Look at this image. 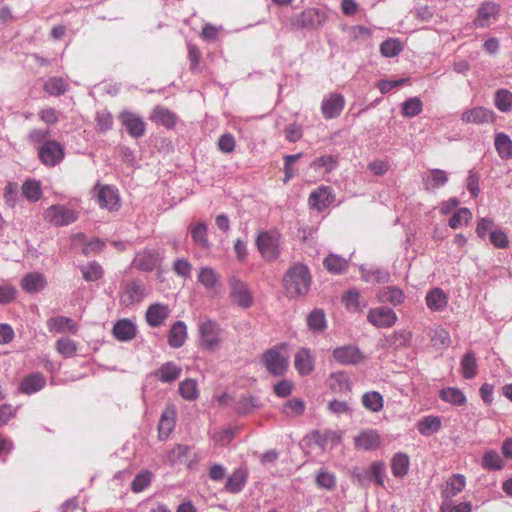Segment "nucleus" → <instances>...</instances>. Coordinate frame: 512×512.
Returning <instances> with one entry per match:
<instances>
[{
    "label": "nucleus",
    "mask_w": 512,
    "mask_h": 512,
    "mask_svg": "<svg viewBox=\"0 0 512 512\" xmlns=\"http://www.w3.org/2000/svg\"><path fill=\"white\" fill-rule=\"evenodd\" d=\"M22 194L26 199L36 202L42 195L41 186L36 180H27L22 185Z\"/></svg>",
    "instance_id": "nucleus-51"
},
{
    "label": "nucleus",
    "mask_w": 512,
    "mask_h": 512,
    "mask_svg": "<svg viewBox=\"0 0 512 512\" xmlns=\"http://www.w3.org/2000/svg\"><path fill=\"white\" fill-rule=\"evenodd\" d=\"M97 202L101 208L109 211H118L120 208V197L118 191L111 185L96 184Z\"/></svg>",
    "instance_id": "nucleus-10"
},
{
    "label": "nucleus",
    "mask_w": 512,
    "mask_h": 512,
    "mask_svg": "<svg viewBox=\"0 0 512 512\" xmlns=\"http://www.w3.org/2000/svg\"><path fill=\"white\" fill-rule=\"evenodd\" d=\"M380 443V435L372 429L364 430L354 438L355 447L366 451L377 449Z\"/></svg>",
    "instance_id": "nucleus-21"
},
{
    "label": "nucleus",
    "mask_w": 512,
    "mask_h": 512,
    "mask_svg": "<svg viewBox=\"0 0 512 512\" xmlns=\"http://www.w3.org/2000/svg\"><path fill=\"white\" fill-rule=\"evenodd\" d=\"M170 315V309L167 305L155 303L148 307L146 311V321L151 327H159L165 323Z\"/></svg>",
    "instance_id": "nucleus-18"
},
{
    "label": "nucleus",
    "mask_w": 512,
    "mask_h": 512,
    "mask_svg": "<svg viewBox=\"0 0 512 512\" xmlns=\"http://www.w3.org/2000/svg\"><path fill=\"white\" fill-rule=\"evenodd\" d=\"M188 445L178 444L168 454V460L171 464L181 461L190 453Z\"/></svg>",
    "instance_id": "nucleus-64"
},
{
    "label": "nucleus",
    "mask_w": 512,
    "mask_h": 512,
    "mask_svg": "<svg viewBox=\"0 0 512 512\" xmlns=\"http://www.w3.org/2000/svg\"><path fill=\"white\" fill-rule=\"evenodd\" d=\"M187 339V327L183 321H176L168 333V344L172 348H180Z\"/></svg>",
    "instance_id": "nucleus-27"
},
{
    "label": "nucleus",
    "mask_w": 512,
    "mask_h": 512,
    "mask_svg": "<svg viewBox=\"0 0 512 512\" xmlns=\"http://www.w3.org/2000/svg\"><path fill=\"white\" fill-rule=\"evenodd\" d=\"M222 330L217 322L211 319H204L199 324V346L201 349L214 352L222 342Z\"/></svg>",
    "instance_id": "nucleus-2"
},
{
    "label": "nucleus",
    "mask_w": 512,
    "mask_h": 512,
    "mask_svg": "<svg viewBox=\"0 0 512 512\" xmlns=\"http://www.w3.org/2000/svg\"><path fill=\"white\" fill-rule=\"evenodd\" d=\"M380 298L382 302H389L394 306L400 305L404 301L403 291L395 286L384 288L380 292Z\"/></svg>",
    "instance_id": "nucleus-45"
},
{
    "label": "nucleus",
    "mask_w": 512,
    "mask_h": 512,
    "mask_svg": "<svg viewBox=\"0 0 512 512\" xmlns=\"http://www.w3.org/2000/svg\"><path fill=\"white\" fill-rule=\"evenodd\" d=\"M333 358L342 365H356L364 359L363 353L354 345H345L333 350Z\"/></svg>",
    "instance_id": "nucleus-15"
},
{
    "label": "nucleus",
    "mask_w": 512,
    "mask_h": 512,
    "mask_svg": "<svg viewBox=\"0 0 512 512\" xmlns=\"http://www.w3.org/2000/svg\"><path fill=\"white\" fill-rule=\"evenodd\" d=\"M360 272L362 279L366 282L386 283L390 278L389 272L384 269H365L361 267Z\"/></svg>",
    "instance_id": "nucleus-43"
},
{
    "label": "nucleus",
    "mask_w": 512,
    "mask_h": 512,
    "mask_svg": "<svg viewBox=\"0 0 512 512\" xmlns=\"http://www.w3.org/2000/svg\"><path fill=\"white\" fill-rule=\"evenodd\" d=\"M230 297L232 301L243 309H247L253 304V296L248 285L240 279L231 278L229 280Z\"/></svg>",
    "instance_id": "nucleus-8"
},
{
    "label": "nucleus",
    "mask_w": 512,
    "mask_h": 512,
    "mask_svg": "<svg viewBox=\"0 0 512 512\" xmlns=\"http://www.w3.org/2000/svg\"><path fill=\"white\" fill-rule=\"evenodd\" d=\"M118 118L131 137L138 139L145 134L146 123L141 116L130 111H122Z\"/></svg>",
    "instance_id": "nucleus-9"
},
{
    "label": "nucleus",
    "mask_w": 512,
    "mask_h": 512,
    "mask_svg": "<svg viewBox=\"0 0 512 512\" xmlns=\"http://www.w3.org/2000/svg\"><path fill=\"white\" fill-rule=\"evenodd\" d=\"M323 266L329 273L338 275L347 270L348 261L337 254H329L323 260Z\"/></svg>",
    "instance_id": "nucleus-34"
},
{
    "label": "nucleus",
    "mask_w": 512,
    "mask_h": 512,
    "mask_svg": "<svg viewBox=\"0 0 512 512\" xmlns=\"http://www.w3.org/2000/svg\"><path fill=\"white\" fill-rule=\"evenodd\" d=\"M362 405L370 412H380L384 407L383 396L378 391H368L361 397Z\"/></svg>",
    "instance_id": "nucleus-33"
},
{
    "label": "nucleus",
    "mask_w": 512,
    "mask_h": 512,
    "mask_svg": "<svg viewBox=\"0 0 512 512\" xmlns=\"http://www.w3.org/2000/svg\"><path fill=\"white\" fill-rule=\"evenodd\" d=\"M482 466L487 470H500L504 466V462L497 451H487L482 458Z\"/></svg>",
    "instance_id": "nucleus-53"
},
{
    "label": "nucleus",
    "mask_w": 512,
    "mask_h": 512,
    "mask_svg": "<svg viewBox=\"0 0 512 512\" xmlns=\"http://www.w3.org/2000/svg\"><path fill=\"white\" fill-rule=\"evenodd\" d=\"M310 166L315 170L323 168L325 172L329 173L338 166V159L332 155H322L316 158Z\"/></svg>",
    "instance_id": "nucleus-54"
},
{
    "label": "nucleus",
    "mask_w": 512,
    "mask_h": 512,
    "mask_svg": "<svg viewBox=\"0 0 512 512\" xmlns=\"http://www.w3.org/2000/svg\"><path fill=\"white\" fill-rule=\"evenodd\" d=\"M365 478L368 481L376 483L378 486L384 485L385 465L383 462L372 463L370 469L365 471Z\"/></svg>",
    "instance_id": "nucleus-46"
},
{
    "label": "nucleus",
    "mask_w": 512,
    "mask_h": 512,
    "mask_svg": "<svg viewBox=\"0 0 512 512\" xmlns=\"http://www.w3.org/2000/svg\"><path fill=\"white\" fill-rule=\"evenodd\" d=\"M44 90L52 96H60L68 90V84L61 77H51L45 82Z\"/></svg>",
    "instance_id": "nucleus-44"
},
{
    "label": "nucleus",
    "mask_w": 512,
    "mask_h": 512,
    "mask_svg": "<svg viewBox=\"0 0 512 512\" xmlns=\"http://www.w3.org/2000/svg\"><path fill=\"white\" fill-rule=\"evenodd\" d=\"M307 325L313 333H321L327 328L325 313L322 309H314L307 316Z\"/></svg>",
    "instance_id": "nucleus-35"
},
{
    "label": "nucleus",
    "mask_w": 512,
    "mask_h": 512,
    "mask_svg": "<svg viewBox=\"0 0 512 512\" xmlns=\"http://www.w3.org/2000/svg\"><path fill=\"white\" fill-rule=\"evenodd\" d=\"M326 13L318 8H307L291 18V24L297 29H316L326 22Z\"/></svg>",
    "instance_id": "nucleus-5"
},
{
    "label": "nucleus",
    "mask_w": 512,
    "mask_h": 512,
    "mask_svg": "<svg viewBox=\"0 0 512 512\" xmlns=\"http://www.w3.org/2000/svg\"><path fill=\"white\" fill-rule=\"evenodd\" d=\"M305 409L304 402L300 399L288 400L282 407V412L289 417L300 416Z\"/></svg>",
    "instance_id": "nucleus-59"
},
{
    "label": "nucleus",
    "mask_w": 512,
    "mask_h": 512,
    "mask_svg": "<svg viewBox=\"0 0 512 512\" xmlns=\"http://www.w3.org/2000/svg\"><path fill=\"white\" fill-rule=\"evenodd\" d=\"M96 130L100 133H105L113 127V116L107 110H101L96 113Z\"/></svg>",
    "instance_id": "nucleus-55"
},
{
    "label": "nucleus",
    "mask_w": 512,
    "mask_h": 512,
    "mask_svg": "<svg viewBox=\"0 0 512 512\" xmlns=\"http://www.w3.org/2000/svg\"><path fill=\"white\" fill-rule=\"evenodd\" d=\"M368 321L378 328L392 327L397 321L396 313L388 307L381 306L371 309L367 315Z\"/></svg>",
    "instance_id": "nucleus-12"
},
{
    "label": "nucleus",
    "mask_w": 512,
    "mask_h": 512,
    "mask_svg": "<svg viewBox=\"0 0 512 512\" xmlns=\"http://www.w3.org/2000/svg\"><path fill=\"white\" fill-rule=\"evenodd\" d=\"M45 219L54 226H66L78 219V214L65 205H52L45 211Z\"/></svg>",
    "instance_id": "nucleus-7"
},
{
    "label": "nucleus",
    "mask_w": 512,
    "mask_h": 512,
    "mask_svg": "<svg viewBox=\"0 0 512 512\" xmlns=\"http://www.w3.org/2000/svg\"><path fill=\"white\" fill-rule=\"evenodd\" d=\"M191 237L194 244L204 250L211 248V243L208 239V226L205 222L201 221L197 224H191L189 227Z\"/></svg>",
    "instance_id": "nucleus-24"
},
{
    "label": "nucleus",
    "mask_w": 512,
    "mask_h": 512,
    "mask_svg": "<svg viewBox=\"0 0 512 512\" xmlns=\"http://www.w3.org/2000/svg\"><path fill=\"white\" fill-rule=\"evenodd\" d=\"M46 284L44 275L39 272L28 273L21 281L22 288L28 293H37L43 290Z\"/></svg>",
    "instance_id": "nucleus-28"
},
{
    "label": "nucleus",
    "mask_w": 512,
    "mask_h": 512,
    "mask_svg": "<svg viewBox=\"0 0 512 512\" xmlns=\"http://www.w3.org/2000/svg\"><path fill=\"white\" fill-rule=\"evenodd\" d=\"M64 156V146L56 140H47L38 149V157L41 163L48 167L58 165L62 162Z\"/></svg>",
    "instance_id": "nucleus-6"
},
{
    "label": "nucleus",
    "mask_w": 512,
    "mask_h": 512,
    "mask_svg": "<svg viewBox=\"0 0 512 512\" xmlns=\"http://www.w3.org/2000/svg\"><path fill=\"white\" fill-rule=\"evenodd\" d=\"M448 182V174L441 169H431L422 176L424 189L434 192Z\"/></svg>",
    "instance_id": "nucleus-19"
},
{
    "label": "nucleus",
    "mask_w": 512,
    "mask_h": 512,
    "mask_svg": "<svg viewBox=\"0 0 512 512\" xmlns=\"http://www.w3.org/2000/svg\"><path fill=\"white\" fill-rule=\"evenodd\" d=\"M283 287L290 298H303L311 288L312 276L307 265L297 262L284 274Z\"/></svg>",
    "instance_id": "nucleus-1"
},
{
    "label": "nucleus",
    "mask_w": 512,
    "mask_h": 512,
    "mask_svg": "<svg viewBox=\"0 0 512 512\" xmlns=\"http://www.w3.org/2000/svg\"><path fill=\"white\" fill-rule=\"evenodd\" d=\"M198 282L206 289L215 288L218 277L215 270L211 267H201L198 273Z\"/></svg>",
    "instance_id": "nucleus-52"
},
{
    "label": "nucleus",
    "mask_w": 512,
    "mask_h": 512,
    "mask_svg": "<svg viewBox=\"0 0 512 512\" xmlns=\"http://www.w3.org/2000/svg\"><path fill=\"white\" fill-rule=\"evenodd\" d=\"M441 420L437 416H426L418 422L417 429L421 435L430 436L439 431Z\"/></svg>",
    "instance_id": "nucleus-39"
},
{
    "label": "nucleus",
    "mask_w": 512,
    "mask_h": 512,
    "mask_svg": "<svg viewBox=\"0 0 512 512\" xmlns=\"http://www.w3.org/2000/svg\"><path fill=\"white\" fill-rule=\"evenodd\" d=\"M246 481V471L237 469L228 477L225 489L230 493H239L244 488Z\"/></svg>",
    "instance_id": "nucleus-36"
},
{
    "label": "nucleus",
    "mask_w": 512,
    "mask_h": 512,
    "mask_svg": "<svg viewBox=\"0 0 512 512\" xmlns=\"http://www.w3.org/2000/svg\"><path fill=\"white\" fill-rule=\"evenodd\" d=\"M294 366L300 375H309L314 370V357L310 349L301 348L295 354Z\"/></svg>",
    "instance_id": "nucleus-23"
},
{
    "label": "nucleus",
    "mask_w": 512,
    "mask_h": 512,
    "mask_svg": "<svg viewBox=\"0 0 512 512\" xmlns=\"http://www.w3.org/2000/svg\"><path fill=\"white\" fill-rule=\"evenodd\" d=\"M423 103L420 98H409L402 103V115L407 118H412L422 112Z\"/></svg>",
    "instance_id": "nucleus-48"
},
{
    "label": "nucleus",
    "mask_w": 512,
    "mask_h": 512,
    "mask_svg": "<svg viewBox=\"0 0 512 512\" xmlns=\"http://www.w3.org/2000/svg\"><path fill=\"white\" fill-rule=\"evenodd\" d=\"M47 328L52 333H61L66 330L75 333L77 330L74 321L66 316H57L48 319Z\"/></svg>",
    "instance_id": "nucleus-31"
},
{
    "label": "nucleus",
    "mask_w": 512,
    "mask_h": 512,
    "mask_svg": "<svg viewBox=\"0 0 512 512\" xmlns=\"http://www.w3.org/2000/svg\"><path fill=\"white\" fill-rule=\"evenodd\" d=\"M5 203L13 208L19 200L18 186L16 183L9 182L4 189Z\"/></svg>",
    "instance_id": "nucleus-62"
},
{
    "label": "nucleus",
    "mask_w": 512,
    "mask_h": 512,
    "mask_svg": "<svg viewBox=\"0 0 512 512\" xmlns=\"http://www.w3.org/2000/svg\"><path fill=\"white\" fill-rule=\"evenodd\" d=\"M315 482L319 488L333 490L336 486V476L334 473L322 468L317 472Z\"/></svg>",
    "instance_id": "nucleus-49"
},
{
    "label": "nucleus",
    "mask_w": 512,
    "mask_h": 512,
    "mask_svg": "<svg viewBox=\"0 0 512 512\" xmlns=\"http://www.w3.org/2000/svg\"><path fill=\"white\" fill-rule=\"evenodd\" d=\"M113 336L121 342L133 340L137 334L136 324L128 318H123L115 322L112 328Z\"/></svg>",
    "instance_id": "nucleus-17"
},
{
    "label": "nucleus",
    "mask_w": 512,
    "mask_h": 512,
    "mask_svg": "<svg viewBox=\"0 0 512 512\" xmlns=\"http://www.w3.org/2000/svg\"><path fill=\"white\" fill-rule=\"evenodd\" d=\"M159 262L158 253L154 250H144L136 255L134 265L141 271H152Z\"/></svg>",
    "instance_id": "nucleus-25"
},
{
    "label": "nucleus",
    "mask_w": 512,
    "mask_h": 512,
    "mask_svg": "<svg viewBox=\"0 0 512 512\" xmlns=\"http://www.w3.org/2000/svg\"><path fill=\"white\" fill-rule=\"evenodd\" d=\"M182 368L173 362H166L154 372V375L163 383H171L177 380Z\"/></svg>",
    "instance_id": "nucleus-29"
},
{
    "label": "nucleus",
    "mask_w": 512,
    "mask_h": 512,
    "mask_svg": "<svg viewBox=\"0 0 512 512\" xmlns=\"http://www.w3.org/2000/svg\"><path fill=\"white\" fill-rule=\"evenodd\" d=\"M440 398L454 406H463L467 401L464 393L456 387H448L442 389L440 391Z\"/></svg>",
    "instance_id": "nucleus-38"
},
{
    "label": "nucleus",
    "mask_w": 512,
    "mask_h": 512,
    "mask_svg": "<svg viewBox=\"0 0 512 512\" xmlns=\"http://www.w3.org/2000/svg\"><path fill=\"white\" fill-rule=\"evenodd\" d=\"M45 385V376L40 372H34L22 379L19 390L26 395H31L43 389Z\"/></svg>",
    "instance_id": "nucleus-20"
},
{
    "label": "nucleus",
    "mask_w": 512,
    "mask_h": 512,
    "mask_svg": "<svg viewBox=\"0 0 512 512\" xmlns=\"http://www.w3.org/2000/svg\"><path fill=\"white\" fill-rule=\"evenodd\" d=\"M57 351L64 357H72L77 351L76 342L69 338H60L56 342Z\"/></svg>",
    "instance_id": "nucleus-61"
},
{
    "label": "nucleus",
    "mask_w": 512,
    "mask_h": 512,
    "mask_svg": "<svg viewBox=\"0 0 512 512\" xmlns=\"http://www.w3.org/2000/svg\"><path fill=\"white\" fill-rule=\"evenodd\" d=\"M152 480V474L149 471H143L135 476L131 483V490L135 493L142 492L146 489Z\"/></svg>",
    "instance_id": "nucleus-60"
},
{
    "label": "nucleus",
    "mask_w": 512,
    "mask_h": 512,
    "mask_svg": "<svg viewBox=\"0 0 512 512\" xmlns=\"http://www.w3.org/2000/svg\"><path fill=\"white\" fill-rule=\"evenodd\" d=\"M403 47L397 39H387L380 45V51L385 57H395L402 51Z\"/></svg>",
    "instance_id": "nucleus-57"
},
{
    "label": "nucleus",
    "mask_w": 512,
    "mask_h": 512,
    "mask_svg": "<svg viewBox=\"0 0 512 512\" xmlns=\"http://www.w3.org/2000/svg\"><path fill=\"white\" fill-rule=\"evenodd\" d=\"M462 375L465 379H472L477 373V363L473 352H467L460 363Z\"/></svg>",
    "instance_id": "nucleus-47"
},
{
    "label": "nucleus",
    "mask_w": 512,
    "mask_h": 512,
    "mask_svg": "<svg viewBox=\"0 0 512 512\" xmlns=\"http://www.w3.org/2000/svg\"><path fill=\"white\" fill-rule=\"evenodd\" d=\"M286 344H279L268 349L261 358V363L273 376H282L288 368V358L282 354Z\"/></svg>",
    "instance_id": "nucleus-3"
},
{
    "label": "nucleus",
    "mask_w": 512,
    "mask_h": 512,
    "mask_svg": "<svg viewBox=\"0 0 512 512\" xmlns=\"http://www.w3.org/2000/svg\"><path fill=\"white\" fill-rule=\"evenodd\" d=\"M466 485L465 476L462 474H454L447 481L443 491L445 501L451 500L454 496L460 493Z\"/></svg>",
    "instance_id": "nucleus-32"
},
{
    "label": "nucleus",
    "mask_w": 512,
    "mask_h": 512,
    "mask_svg": "<svg viewBox=\"0 0 512 512\" xmlns=\"http://www.w3.org/2000/svg\"><path fill=\"white\" fill-rule=\"evenodd\" d=\"M179 393L186 400H195L198 395V385L194 379L187 378L180 382Z\"/></svg>",
    "instance_id": "nucleus-50"
},
{
    "label": "nucleus",
    "mask_w": 512,
    "mask_h": 512,
    "mask_svg": "<svg viewBox=\"0 0 512 512\" xmlns=\"http://www.w3.org/2000/svg\"><path fill=\"white\" fill-rule=\"evenodd\" d=\"M173 270L178 276L189 278L191 276L192 265L188 260L178 258L173 263Z\"/></svg>",
    "instance_id": "nucleus-63"
},
{
    "label": "nucleus",
    "mask_w": 512,
    "mask_h": 512,
    "mask_svg": "<svg viewBox=\"0 0 512 512\" xmlns=\"http://www.w3.org/2000/svg\"><path fill=\"white\" fill-rule=\"evenodd\" d=\"M495 147L502 159L512 158V140L505 133L496 134Z\"/></svg>",
    "instance_id": "nucleus-42"
},
{
    "label": "nucleus",
    "mask_w": 512,
    "mask_h": 512,
    "mask_svg": "<svg viewBox=\"0 0 512 512\" xmlns=\"http://www.w3.org/2000/svg\"><path fill=\"white\" fill-rule=\"evenodd\" d=\"M175 427L174 411L166 410L162 413L159 424L158 432L160 439H166Z\"/></svg>",
    "instance_id": "nucleus-40"
},
{
    "label": "nucleus",
    "mask_w": 512,
    "mask_h": 512,
    "mask_svg": "<svg viewBox=\"0 0 512 512\" xmlns=\"http://www.w3.org/2000/svg\"><path fill=\"white\" fill-rule=\"evenodd\" d=\"M150 119L168 129L173 128L176 124V115L163 106H156L152 111Z\"/></svg>",
    "instance_id": "nucleus-30"
},
{
    "label": "nucleus",
    "mask_w": 512,
    "mask_h": 512,
    "mask_svg": "<svg viewBox=\"0 0 512 512\" xmlns=\"http://www.w3.org/2000/svg\"><path fill=\"white\" fill-rule=\"evenodd\" d=\"M500 14V5L486 1L480 4L477 15L473 21L476 28H485L491 24L492 20H496Z\"/></svg>",
    "instance_id": "nucleus-11"
},
{
    "label": "nucleus",
    "mask_w": 512,
    "mask_h": 512,
    "mask_svg": "<svg viewBox=\"0 0 512 512\" xmlns=\"http://www.w3.org/2000/svg\"><path fill=\"white\" fill-rule=\"evenodd\" d=\"M461 120L466 124H484L493 123L496 120V114L493 110L477 106L468 109L462 113Z\"/></svg>",
    "instance_id": "nucleus-13"
},
{
    "label": "nucleus",
    "mask_w": 512,
    "mask_h": 512,
    "mask_svg": "<svg viewBox=\"0 0 512 512\" xmlns=\"http://www.w3.org/2000/svg\"><path fill=\"white\" fill-rule=\"evenodd\" d=\"M280 238L277 231H262L258 234L256 245L264 260L272 262L279 257Z\"/></svg>",
    "instance_id": "nucleus-4"
},
{
    "label": "nucleus",
    "mask_w": 512,
    "mask_h": 512,
    "mask_svg": "<svg viewBox=\"0 0 512 512\" xmlns=\"http://www.w3.org/2000/svg\"><path fill=\"white\" fill-rule=\"evenodd\" d=\"M344 106V97L339 93H332L322 100L321 111L325 119H333L341 114Z\"/></svg>",
    "instance_id": "nucleus-16"
},
{
    "label": "nucleus",
    "mask_w": 512,
    "mask_h": 512,
    "mask_svg": "<svg viewBox=\"0 0 512 512\" xmlns=\"http://www.w3.org/2000/svg\"><path fill=\"white\" fill-rule=\"evenodd\" d=\"M426 305L431 311H442L448 304L447 294L440 288L431 289L425 297Z\"/></svg>",
    "instance_id": "nucleus-26"
},
{
    "label": "nucleus",
    "mask_w": 512,
    "mask_h": 512,
    "mask_svg": "<svg viewBox=\"0 0 512 512\" xmlns=\"http://www.w3.org/2000/svg\"><path fill=\"white\" fill-rule=\"evenodd\" d=\"M494 105L502 113L512 111V92L508 89L501 88L495 91Z\"/></svg>",
    "instance_id": "nucleus-37"
},
{
    "label": "nucleus",
    "mask_w": 512,
    "mask_h": 512,
    "mask_svg": "<svg viewBox=\"0 0 512 512\" xmlns=\"http://www.w3.org/2000/svg\"><path fill=\"white\" fill-rule=\"evenodd\" d=\"M333 200L334 197L331 194V189L326 186L319 187L309 196L310 206L317 209L318 211H322L328 207L333 202Z\"/></svg>",
    "instance_id": "nucleus-22"
},
{
    "label": "nucleus",
    "mask_w": 512,
    "mask_h": 512,
    "mask_svg": "<svg viewBox=\"0 0 512 512\" xmlns=\"http://www.w3.org/2000/svg\"><path fill=\"white\" fill-rule=\"evenodd\" d=\"M145 296L146 289L144 285L140 281L133 280L124 285L120 301L123 305L128 307L141 302Z\"/></svg>",
    "instance_id": "nucleus-14"
},
{
    "label": "nucleus",
    "mask_w": 512,
    "mask_h": 512,
    "mask_svg": "<svg viewBox=\"0 0 512 512\" xmlns=\"http://www.w3.org/2000/svg\"><path fill=\"white\" fill-rule=\"evenodd\" d=\"M409 457L405 453H397L391 461L392 474L395 477L402 478L408 473Z\"/></svg>",
    "instance_id": "nucleus-41"
},
{
    "label": "nucleus",
    "mask_w": 512,
    "mask_h": 512,
    "mask_svg": "<svg viewBox=\"0 0 512 512\" xmlns=\"http://www.w3.org/2000/svg\"><path fill=\"white\" fill-rule=\"evenodd\" d=\"M81 272L83 278L89 282L97 281L103 275V269L101 265L95 261L89 262L87 265L81 266Z\"/></svg>",
    "instance_id": "nucleus-56"
},
{
    "label": "nucleus",
    "mask_w": 512,
    "mask_h": 512,
    "mask_svg": "<svg viewBox=\"0 0 512 512\" xmlns=\"http://www.w3.org/2000/svg\"><path fill=\"white\" fill-rule=\"evenodd\" d=\"M472 218V213L468 208H460L449 219V226L457 229L463 224H467Z\"/></svg>",
    "instance_id": "nucleus-58"
}]
</instances>
